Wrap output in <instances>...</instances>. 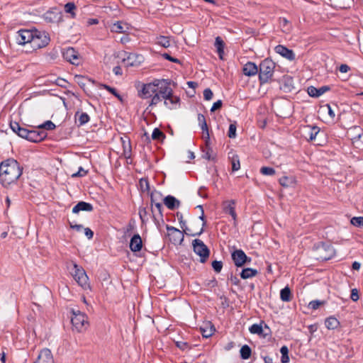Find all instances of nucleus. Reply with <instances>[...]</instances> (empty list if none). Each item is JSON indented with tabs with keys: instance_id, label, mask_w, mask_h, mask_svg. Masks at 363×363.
<instances>
[{
	"instance_id": "f257e3e1",
	"label": "nucleus",
	"mask_w": 363,
	"mask_h": 363,
	"mask_svg": "<svg viewBox=\"0 0 363 363\" xmlns=\"http://www.w3.org/2000/svg\"><path fill=\"white\" fill-rule=\"evenodd\" d=\"M16 40L18 44L28 45L32 50L43 48L50 41L47 32L37 29L20 30L16 34Z\"/></svg>"
},
{
	"instance_id": "f03ea898",
	"label": "nucleus",
	"mask_w": 363,
	"mask_h": 363,
	"mask_svg": "<svg viewBox=\"0 0 363 363\" xmlns=\"http://www.w3.org/2000/svg\"><path fill=\"white\" fill-rule=\"evenodd\" d=\"M23 174V167L17 160L9 158L0 163V184L9 188L16 184Z\"/></svg>"
},
{
	"instance_id": "7ed1b4c3",
	"label": "nucleus",
	"mask_w": 363,
	"mask_h": 363,
	"mask_svg": "<svg viewBox=\"0 0 363 363\" xmlns=\"http://www.w3.org/2000/svg\"><path fill=\"white\" fill-rule=\"evenodd\" d=\"M165 82L164 79H155L147 84H139L137 86L138 95L141 99H150L157 91V89Z\"/></svg>"
},
{
	"instance_id": "20e7f679",
	"label": "nucleus",
	"mask_w": 363,
	"mask_h": 363,
	"mask_svg": "<svg viewBox=\"0 0 363 363\" xmlns=\"http://www.w3.org/2000/svg\"><path fill=\"white\" fill-rule=\"evenodd\" d=\"M71 313V322L72 324L73 330L78 333L85 331L89 327L87 315L79 310L72 309Z\"/></svg>"
},
{
	"instance_id": "39448f33",
	"label": "nucleus",
	"mask_w": 363,
	"mask_h": 363,
	"mask_svg": "<svg viewBox=\"0 0 363 363\" xmlns=\"http://www.w3.org/2000/svg\"><path fill=\"white\" fill-rule=\"evenodd\" d=\"M275 63L269 59L264 60L259 67V79L261 84L269 82L273 76Z\"/></svg>"
},
{
	"instance_id": "423d86ee",
	"label": "nucleus",
	"mask_w": 363,
	"mask_h": 363,
	"mask_svg": "<svg viewBox=\"0 0 363 363\" xmlns=\"http://www.w3.org/2000/svg\"><path fill=\"white\" fill-rule=\"evenodd\" d=\"M72 269L71 270V274L74 277V280L78 283L79 286H81L84 289H87L89 287V284L88 282L89 278L86 274L84 269L77 264L76 263H72Z\"/></svg>"
},
{
	"instance_id": "0eeeda50",
	"label": "nucleus",
	"mask_w": 363,
	"mask_h": 363,
	"mask_svg": "<svg viewBox=\"0 0 363 363\" xmlns=\"http://www.w3.org/2000/svg\"><path fill=\"white\" fill-rule=\"evenodd\" d=\"M170 96V87L164 82L156 91L153 96H151V100L149 106H153L158 104L162 100H164L166 97Z\"/></svg>"
},
{
	"instance_id": "6e6552de",
	"label": "nucleus",
	"mask_w": 363,
	"mask_h": 363,
	"mask_svg": "<svg viewBox=\"0 0 363 363\" xmlns=\"http://www.w3.org/2000/svg\"><path fill=\"white\" fill-rule=\"evenodd\" d=\"M192 244L194 252L200 257V261L205 262L209 256L207 246L199 239H195Z\"/></svg>"
},
{
	"instance_id": "1a4fd4ad",
	"label": "nucleus",
	"mask_w": 363,
	"mask_h": 363,
	"mask_svg": "<svg viewBox=\"0 0 363 363\" xmlns=\"http://www.w3.org/2000/svg\"><path fill=\"white\" fill-rule=\"evenodd\" d=\"M177 218L179 222L181 228L186 235L194 237L200 235L203 233V226H200V225H198V227L196 229L188 228V226L186 225V221L184 220L182 213L177 212Z\"/></svg>"
},
{
	"instance_id": "9d476101",
	"label": "nucleus",
	"mask_w": 363,
	"mask_h": 363,
	"mask_svg": "<svg viewBox=\"0 0 363 363\" xmlns=\"http://www.w3.org/2000/svg\"><path fill=\"white\" fill-rule=\"evenodd\" d=\"M168 236L174 245L182 244L184 240V231L180 230L174 227L167 225Z\"/></svg>"
},
{
	"instance_id": "9b49d317",
	"label": "nucleus",
	"mask_w": 363,
	"mask_h": 363,
	"mask_svg": "<svg viewBox=\"0 0 363 363\" xmlns=\"http://www.w3.org/2000/svg\"><path fill=\"white\" fill-rule=\"evenodd\" d=\"M62 55L65 60L72 65H79L81 62L79 52L73 48L65 49Z\"/></svg>"
},
{
	"instance_id": "f8f14e48",
	"label": "nucleus",
	"mask_w": 363,
	"mask_h": 363,
	"mask_svg": "<svg viewBox=\"0 0 363 363\" xmlns=\"http://www.w3.org/2000/svg\"><path fill=\"white\" fill-rule=\"evenodd\" d=\"M231 256L235 265L238 267L251 262V258L248 257L242 250H235Z\"/></svg>"
},
{
	"instance_id": "ddd939ff",
	"label": "nucleus",
	"mask_w": 363,
	"mask_h": 363,
	"mask_svg": "<svg viewBox=\"0 0 363 363\" xmlns=\"http://www.w3.org/2000/svg\"><path fill=\"white\" fill-rule=\"evenodd\" d=\"M47 136L45 130H29L26 140L33 143H39Z\"/></svg>"
},
{
	"instance_id": "4468645a",
	"label": "nucleus",
	"mask_w": 363,
	"mask_h": 363,
	"mask_svg": "<svg viewBox=\"0 0 363 363\" xmlns=\"http://www.w3.org/2000/svg\"><path fill=\"white\" fill-rule=\"evenodd\" d=\"M223 211L232 216L234 221L233 225H237V214L235 212V202L234 200L225 201L223 203Z\"/></svg>"
},
{
	"instance_id": "2eb2a0df",
	"label": "nucleus",
	"mask_w": 363,
	"mask_h": 363,
	"mask_svg": "<svg viewBox=\"0 0 363 363\" xmlns=\"http://www.w3.org/2000/svg\"><path fill=\"white\" fill-rule=\"evenodd\" d=\"M34 363H54L51 351L48 348L43 349Z\"/></svg>"
},
{
	"instance_id": "dca6fc26",
	"label": "nucleus",
	"mask_w": 363,
	"mask_h": 363,
	"mask_svg": "<svg viewBox=\"0 0 363 363\" xmlns=\"http://www.w3.org/2000/svg\"><path fill=\"white\" fill-rule=\"evenodd\" d=\"M274 50L277 53L279 54L280 55H281L282 57H285L289 60L292 61L295 60V54L293 52V50H289V48L282 45H277Z\"/></svg>"
},
{
	"instance_id": "f3484780",
	"label": "nucleus",
	"mask_w": 363,
	"mask_h": 363,
	"mask_svg": "<svg viewBox=\"0 0 363 363\" xmlns=\"http://www.w3.org/2000/svg\"><path fill=\"white\" fill-rule=\"evenodd\" d=\"M303 131L306 138L313 140L320 132V128L315 125H306L303 127Z\"/></svg>"
},
{
	"instance_id": "a211bd4d",
	"label": "nucleus",
	"mask_w": 363,
	"mask_h": 363,
	"mask_svg": "<svg viewBox=\"0 0 363 363\" xmlns=\"http://www.w3.org/2000/svg\"><path fill=\"white\" fill-rule=\"evenodd\" d=\"M180 99L178 96L173 94V91L170 87V96L166 97L164 101V105L170 109L176 108Z\"/></svg>"
},
{
	"instance_id": "6ab92c4d",
	"label": "nucleus",
	"mask_w": 363,
	"mask_h": 363,
	"mask_svg": "<svg viewBox=\"0 0 363 363\" xmlns=\"http://www.w3.org/2000/svg\"><path fill=\"white\" fill-rule=\"evenodd\" d=\"M259 68L255 63L248 62L244 65L242 67V72L245 75L251 77L255 76L258 73Z\"/></svg>"
},
{
	"instance_id": "aec40b11",
	"label": "nucleus",
	"mask_w": 363,
	"mask_h": 363,
	"mask_svg": "<svg viewBox=\"0 0 363 363\" xmlns=\"http://www.w3.org/2000/svg\"><path fill=\"white\" fill-rule=\"evenodd\" d=\"M329 90L330 87L328 86H323L318 89L315 86H310L308 87L307 91L310 96L319 97Z\"/></svg>"
},
{
	"instance_id": "412c9836",
	"label": "nucleus",
	"mask_w": 363,
	"mask_h": 363,
	"mask_svg": "<svg viewBox=\"0 0 363 363\" xmlns=\"http://www.w3.org/2000/svg\"><path fill=\"white\" fill-rule=\"evenodd\" d=\"M143 247V241L138 234L134 235L130 239V248L131 251L136 252H139Z\"/></svg>"
},
{
	"instance_id": "4be33fe9",
	"label": "nucleus",
	"mask_w": 363,
	"mask_h": 363,
	"mask_svg": "<svg viewBox=\"0 0 363 363\" xmlns=\"http://www.w3.org/2000/svg\"><path fill=\"white\" fill-rule=\"evenodd\" d=\"M164 205L170 210H174L178 208L180 205V201L173 196H167L164 199Z\"/></svg>"
},
{
	"instance_id": "5701e85b",
	"label": "nucleus",
	"mask_w": 363,
	"mask_h": 363,
	"mask_svg": "<svg viewBox=\"0 0 363 363\" xmlns=\"http://www.w3.org/2000/svg\"><path fill=\"white\" fill-rule=\"evenodd\" d=\"M93 206L91 203L84 201H80L72 208L73 213H78L79 211H91Z\"/></svg>"
},
{
	"instance_id": "b1692460",
	"label": "nucleus",
	"mask_w": 363,
	"mask_h": 363,
	"mask_svg": "<svg viewBox=\"0 0 363 363\" xmlns=\"http://www.w3.org/2000/svg\"><path fill=\"white\" fill-rule=\"evenodd\" d=\"M74 118L76 121L78 122V125L79 126L87 123L90 120L89 116L86 113L79 111L75 113Z\"/></svg>"
},
{
	"instance_id": "393cba45",
	"label": "nucleus",
	"mask_w": 363,
	"mask_h": 363,
	"mask_svg": "<svg viewBox=\"0 0 363 363\" xmlns=\"http://www.w3.org/2000/svg\"><path fill=\"white\" fill-rule=\"evenodd\" d=\"M258 274V271L252 268H245L240 273V277L243 279H250L255 277Z\"/></svg>"
},
{
	"instance_id": "a878e982",
	"label": "nucleus",
	"mask_w": 363,
	"mask_h": 363,
	"mask_svg": "<svg viewBox=\"0 0 363 363\" xmlns=\"http://www.w3.org/2000/svg\"><path fill=\"white\" fill-rule=\"evenodd\" d=\"M142 59V55L130 54L127 58V65L128 66H136L138 64H140L141 62Z\"/></svg>"
},
{
	"instance_id": "bb28decb",
	"label": "nucleus",
	"mask_w": 363,
	"mask_h": 363,
	"mask_svg": "<svg viewBox=\"0 0 363 363\" xmlns=\"http://www.w3.org/2000/svg\"><path fill=\"white\" fill-rule=\"evenodd\" d=\"M325 325L328 329L334 330L339 326L340 322L336 318L330 316L325 320Z\"/></svg>"
},
{
	"instance_id": "cd10ccee",
	"label": "nucleus",
	"mask_w": 363,
	"mask_h": 363,
	"mask_svg": "<svg viewBox=\"0 0 363 363\" xmlns=\"http://www.w3.org/2000/svg\"><path fill=\"white\" fill-rule=\"evenodd\" d=\"M45 19L50 22H55L61 18V13L55 11H50L45 14Z\"/></svg>"
},
{
	"instance_id": "c85d7f7f",
	"label": "nucleus",
	"mask_w": 363,
	"mask_h": 363,
	"mask_svg": "<svg viewBox=\"0 0 363 363\" xmlns=\"http://www.w3.org/2000/svg\"><path fill=\"white\" fill-rule=\"evenodd\" d=\"M126 29H128L127 26L120 21L113 23L111 28L112 32L118 33H123L126 32Z\"/></svg>"
},
{
	"instance_id": "c756f323",
	"label": "nucleus",
	"mask_w": 363,
	"mask_h": 363,
	"mask_svg": "<svg viewBox=\"0 0 363 363\" xmlns=\"http://www.w3.org/2000/svg\"><path fill=\"white\" fill-rule=\"evenodd\" d=\"M215 46L217 48V52L220 59L223 60V56L224 54V42L220 37H217L216 38Z\"/></svg>"
},
{
	"instance_id": "7c9ffc66",
	"label": "nucleus",
	"mask_w": 363,
	"mask_h": 363,
	"mask_svg": "<svg viewBox=\"0 0 363 363\" xmlns=\"http://www.w3.org/2000/svg\"><path fill=\"white\" fill-rule=\"evenodd\" d=\"M280 298L284 302H289L291 300V293L289 287L286 286L281 290Z\"/></svg>"
},
{
	"instance_id": "2f4dec72",
	"label": "nucleus",
	"mask_w": 363,
	"mask_h": 363,
	"mask_svg": "<svg viewBox=\"0 0 363 363\" xmlns=\"http://www.w3.org/2000/svg\"><path fill=\"white\" fill-rule=\"evenodd\" d=\"M64 9L67 13L70 14L71 18H74L76 17L75 11L77 7L74 2L67 3L64 6Z\"/></svg>"
},
{
	"instance_id": "473e14b6",
	"label": "nucleus",
	"mask_w": 363,
	"mask_h": 363,
	"mask_svg": "<svg viewBox=\"0 0 363 363\" xmlns=\"http://www.w3.org/2000/svg\"><path fill=\"white\" fill-rule=\"evenodd\" d=\"M240 353L242 359H247L251 356L252 350L247 345H245L240 348Z\"/></svg>"
},
{
	"instance_id": "72a5a7b5",
	"label": "nucleus",
	"mask_w": 363,
	"mask_h": 363,
	"mask_svg": "<svg viewBox=\"0 0 363 363\" xmlns=\"http://www.w3.org/2000/svg\"><path fill=\"white\" fill-rule=\"evenodd\" d=\"M279 184L284 187H289L294 184V179L291 177H282L279 180Z\"/></svg>"
},
{
	"instance_id": "f704fd0d",
	"label": "nucleus",
	"mask_w": 363,
	"mask_h": 363,
	"mask_svg": "<svg viewBox=\"0 0 363 363\" xmlns=\"http://www.w3.org/2000/svg\"><path fill=\"white\" fill-rule=\"evenodd\" d=\"M231 161L232 170L233 172L238 171L240 168V159L238 155L233 154L231 157H229Z\"/></svg>"
},
{
	"instance_id": "c9c22d12",
	"label": "nucleus",
	"mask_w": 363,
	"mask_h": 363,
	"mask_svg": "<svg viewBox=\"0 0 363 363\" xmlns=\"http://www.w3.org/2000/svg\"><path fill=\"white\" fill-rule=\"evenodd\" d=\"M75 82L80 86L83 89H85L86 84L87 82H94L90 79L84 77L82 75H76L74 77Z\"/></svg>"
},
{
	"instance_id": "e433bc0d",
	"label": "nucleus",
	"mask_w": 363,
	"mask_h": 363,
	"mask_svg": "<svg viewBox=\"0 0 363 363\" xmlns=\"http://www.w3.org/2000/svg\"><path fill=\"white\" fill-rule=\"evenodd\" d=\"M281 354V361L282 363H288L289 362V357L288 355L289 350L286 346H282L280 349Z\"/></svg>"
},
{
	"instance_id": "4c0bfd02",
	"label": "nucleus",
	"mask_w": 363,
	"mask_h": 363,
	"mask_svg": "<svg viewBox=\"0 0 363 363\" xmlns=\"http://www.w3.org/2000/svg\"><path fill=\"white\" fill-rule=\"evenodd\" d=\"M157 43L164 48H168L170 46V41L168 37L160 35L157 38Z\"/></svg>"
},
{
	"instance_id": "58836bf2",
	"label": "nucleus",
	"mask_w": 363,
	"mask_h": 363,
	"mask_svg": "<svg viewBox=\"0 0 363 363\" xmlns=\"http://www.w3.org/2000/svg\"><path fill=\"white\" fill-rule=\"evenodd\" d=\"M200 330L203 337L206 338L211 337L215 330L213 326L212 325L208 328H201Z\"/></svg>"
},
{
	"instance_id": "ea45409f",
	"label": "nucleus",
	"mask_w": 363,
	"mask_h": 363,
	"mask_svg": "<svg viewBox=\"0 0 363 363\" xmlns=\"http://www.w3.org/2000/svg\"><path fill=\"white\" fill-rule=\"evenodd\" d=\"M249 330L252 334H257V335L262 334V333L263 331L262 325H259V324L252 325L250 327Z\"/></svg>"
},
{
	"instance_id": "a19ab883",
	"label": "nucleus",
	"mask_w": 363,
	"mask_h": 363,
	"mask_svg": "<svg viewBox=\"0 0 363 363\" xmlns=\"http://www.w3.org/2000/svg\"><path fill=\"white\" fill-rule=\"evenodd\" d=\"M325 303L324 301L314 300L311 301L308 303V308L313 310L318 309L320 306H323Z\"/></svg>"
},
{
	"instance_id": "79ce46f5",
	"label": "nucleus",
	"mask_w": 363,
	"mask_h": 363,
	"mask_svg": "<svg viewBox=\"0 0 363 363\" xmlns=\"http://www.w3.org/2000/svg\"><path fill=\"white\" fill-rule=\"evenodd\" d=\"M55 125L51 121H47L44 123L38 125L39 129H45V130H54L55 128Z\"/></svg>"
},
{
	"instance_id": "37998d69",
	"label": "nucleus",
	"mask_w": 363,
	"mask_h": 363,
	"mask_svg": "<svg viewBox=\"0 0 363 363\" xmlns=\"http://www.w3.org/2000/svg\"><path fill=\"white\" fill-rule=\"evenodd\" d=\"M350 223L352 225H353L355 227H362L363 228V217H353Z\"/></svg>"
},
{
	"instance_id": "c03bdc74",
	"label": "nucleus",
	"mask_w": 363,
	"mask_h": 363,
	"mask_svg": "<svg viewBox=\"0 0 363 363\" xmlns=\"http://www.w3.org/2000/svg\"><path fill=\"white\" fill-rule=\"evenodd\" d=\"M236 122L230 124L228 136L230 138H235L236 137Z\"/></svg>"
},
{
	"instance_id": "a18cd8bd",
	"label": "nucleus",
	"mask_w": 363,
	"mask_h": 363,
	"mask_svg": "<svg viewBox=\"0 0 363 363\" xmlns=\"http://www.w3.org/2000/svg\"><path fill=\"white\" fill-rule=\"evenodd\" d=\"M161 138H164V133L159 128H155L152 133V138L153 140H160Z\"/></svg>"
},
{
	"instance_id": "49530a36",
	"label": "nucleus",
	"mask_w": 363,
	"mask_h": 363,
	"mask_svg": "<svg viewBox=\"0 0 363 363\" xmlns=\"http://www.w3.org/2000/svg\"><path fill=\"white\" fill-rule=\"evenodd\" d=\"M260 172L264 175H274L275 174V170L272 167H262L260 169Z\"/></svg>"
},
{
	"instance_id": "de8ad7c7",
	"label": "nucleus",
	"mask_w": 363,
	"mask_h": 363,
	"mask_svg": "<svg viewBox=\"0 0 363 363\" xmlns=\"http://www.w3.org/2000/svg\"><path fill=\"white\" fill-rule=\"evenodd\" d=\"M212 153L213 150L208 146H206V150L204 152L203 157L208 160H213L214 157L212 155Z\"/></svg>"
},
{
	"instance_id": "09e8293b",
	"label": "nucleus",
	"mask_w": 363,
	"mask_h": 363,
	"mask_svg": "<svg viewBox=\"0 0 363 363\" xmlns=\"http://www.w3.org/2000/svg\"><path fill=\"white\" fill-rule=\"evenodd\" d=\"M212 267L216 272H220L223 267V263L221 261L215 260L212 262Z\"/></svg>"
},
{
	"instance_id": "8fccbe9b",
	"label": "nucleus",
	"mask_w": 363,
	"mask_h": 363,
	"mask_svg": "<svg viewBox=\"0 0 363 363\" xmlns=\"http://www.w3.org/2000/svg\"><path fill=\"white\" fill-rule=\"evenodd\" d=\"M101 86H103L108 91H109L110 93L113 94L115 96L120 99V97H121L120 95L118 94V92L116 91V90L114 88H113L108 85H106V84H101Z\"/></svg>"
},
{
	"instance_id": "3c124183",
	"label": "nucleus",
	"mask_w": 363,
	"mask_h": 363,
	"mask_svg": "<svg viewBox=\"0 0 363 363\" xmlns=\"http://www.w3.org/2000/svg\"><path fill=\"white\" fill-rule=\"evenodd\" d=\"M213 94L212 91L207 88L203 91V98L205 100L209 101L213 98Z\"/></svg>"
},
{
	"instance_id": "603ef678",
	"label": "nucleus",
	"mask_w": 363,
	"mask_h": 363,
	"mask_svg": "<svg viewBox=\"0 0 363 363\" xmlns=\"http://www.w3.org/2000/svg\"><path fill=\"white\" fill-rule=\"evenodd\" d=\"M10 127L11 130L18 135V133L20 131L22 127L20 126L19 123L17 122H11Z\"/></svg>"
},
{
	"instance_id": "864d4df0",
	"label": "nucleus",
	"mask_w": 363,
	"mask_h": 363,
	"mask_svg": "<svg viewBox=\"0 0 363 363\" xmlns=\"http://www.w3.org/2000/svg\"><path fill=\"white\" fill-rule=\"evenodd\" d=\"M350 298L353 301H357L359 299V292L357 289H352Z\"/></svg>"
},
{
	"instance_id": "5fc2aeb1",
	"label": "nucleus",
	"mask_w": 363,
	"mask_h": 363,
	"mask_svg": "<svg viewBox=\"0 0 363 363\" xmlns=\"http://www.w3.org/2000/svg\"><path fill=\"white\" fill-rule=\"evenodd\" d=\"M28 130V129L22 127L20 131L18 133V135L22 138L26 139Z\"/></svg>"
},
{
	"instance_id": "6e6d98bb",
	"label": "nucleus",
	"mask_w": 363,
	"mask_h": 363,
	"mask_svg": "<svg viewBox=\"0 0 363 363\" xmlns=\"http://www.w3.org/2000/svg\"><path fill=\"white\" fill-rule=\"evenodd\" d=\"M197 208H199V210H201V214L199 217V219L201 221V226H203V228L204 225H206V221H205V219H204L203 209L202 206H201V205L198 206Z\"/></svg>"
},
{
	"instance_id": "4d7b16f0",
	"label": "nucleus",
	"mask_w": 363,
	"mask_h": 363,
	"mask_svg": "<svg viewBox=\"0 0 363 363\" xmlns=\"http://www.w3.org/2000/svg\"><path fill=\"white\" fill-rule=\"evenodd\" d=\"M222 104H223L222 101L221 100H218L217 101H216L213 104V106H212V107L211 108V111L213 112L216 110L219 109L220 108H221Z\"/></svg>"
},
{
	"instance_id": "13d9d810",
	"label": "nucleus",
	"mask_w": 363,
	"mask_h": 363,
	"mask_svg": "<svg viewBox=\"0 0 363 363\" xmlns=\"http://www.w3.org/2000/svg\"><path fill=\"white\" fill-rule=\"evenodd\" d=\"M87 172L85 171L82 167L79 168V171L77 173L72 174V177H84L86 174Z\"/></svg>"
},
{
	"instance_id": "bf43d9fd",
	"label": "nucleus",
	"mask_w": 363,
	"mask_h": 363,
	"mask_svg": "<svg viewBox=\"0 0 363 363\" xmlns=\"http://www.w3.org/2000/svg\"><path fill=\"white\" fill-rule=\"evenodd\" d=\"M84 234L87 237L88 239H91L93 238L94 233L90 228H84Z\"/></svg>"
},
{
	"instance_id": "052dcab7",
	"label": "nucleus",
	"mask_w": 363,
	"mask_h": 363,
	"mask_svg": "<svg viewBox=\"0 0 363 363\" xmlns=\"http://www.w3.org/2000/svg\"><path fill=\"white\" fill-rule=\"evenodd\" d=\"M203 138L205 140L206 145L208 146V144L210 143V136L208 130L205 131V133H203Z\"/></svg>"
},
{
	"instance_id": "680f3d73",
	"label": "nucleus",
	"mask_w": 363,
	"mask_h": 363,
	"mask_svg": "<svg viewBox=\"0 0 363 363\" xmlns=\"http://www.w3.org/2000/svg\"><path fill=\"white\" fill-rule=\"evenodd\" d=\"M198 121H199V125H203L204 123H206V118L201 113L198 114Z\"/></svg>"
},
{
	"instance_id": "e2e57ef3",
	"label": "nucleus",
	"mask_w": 363,
	"mask_h": 363,
	"mask_svg": "<svg viewBox=\"0 0 363 363\" xmlns=\"http://www.w3.org/2000/svg\"><path fill=\"white\" fill-rule=\"evenodd\" d=\"M339 70L342 73H346L350 70V67L345 64H342L340 66Z\"/></svg>"
},
{
	"instance_id": "0e129e2a",
	"label": "nucleus",
	"mask_w": 363,
	"mask_h": 363,
	"mask_svg": "<svg viewBox=\"0 0 363 363\" xmlns=\"http://www.w3.org/2000/svg\"><path fill=\"white\" fill-rule=\"evenodd\" d=\"M113 72L116 75H121L122 74V69L120 66H116L113 69Z\"/></svg>"
},
{
	"instance_id": "69168bd1",
	"label": "nucleus",
	"mask_w": 363,
	"mask_h": 363,
	"mask_svg": "<svg viewBox=\"0 0 363 363\" xmlns=\"http://www.w3.org/2000/svg\"><path fill=\"white\" fill-rule=\"evenodd\" d=\"M70 227H71V228L74 229L79 232L81 231L82 229H84V228L82 225H77V224L72 225V223H70Z\"/></svg>"
},
{
	"instance_id": "338daca9",
	"label": "nucleus",
	"mask_w": 363,
	"mask_h": 363,
	"mask_svg": "<svg viewBox=\"0 0 363 363\" xmlns=\"http://www.w3.org/2000/svg\"><path fill=\"white\" fill-rule=\"evenodd\" d=\"M198 225H201V223L198 220H194L192 221L191 226L189 228H191L192 229H196L198 227Z\"/></svg>"
},
{
	"instance_id": "774afa93",
	"label": "nucleus",
	"mask_w": 363,
	"mask_h": 363,
	"mask_svg": "<svg viewBox=\"0 0 363 363\" xmlns=\"http://www.w3.org/2000/svg\"><path fill=\"white\" fill-rule=\"evenodd\" d=\"M361 267V264L358 262H354L352 263V267L354 270H359Z\"/></svg>"
}]
</instances>
